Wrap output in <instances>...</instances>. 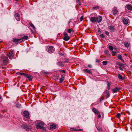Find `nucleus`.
I'll return each instance as SVG.
<instances>
[{
    "instance_id": "cd10ccee",
    "label": "nucleus",
    "mask_w": 132,
    "mask_h": 132,
    "mask_svg": "<svg viewBox=\"0 0 132 132\" xmlns=\"http://www.w3.org/2000/svg\"><path fill=\"white\" fill-rule=\"evenodd\" d=\"M102 63L103 65H105L108 63V62L107 61H104L102 62Z\"/></svg>"
},
{
    "instance_id": "f8f14e48",
    "label": "nucleus",
    "mask_w": 132,
    "mask_h": 132,
    "mask_svg": "<svg viewBox=\"0 0 132 132\" xmlns=\"http://www.w3.org/2000/svg\"><path fill=\"white\" fill-rule=\"evenodd\" d=\"M57 64L58 66H59L63 67L64 66V65L63 63L60 61H58L57 63Z\"/></svg>"
},
{
    "instance_id": "473e14b6",
    "label": "nucleus",
    "mask_w": 132,
    "mask_h": 132,
    "mask_svg": "<svg viewBox=\"0 0 132 132\" xmlns=\"http://www.w3.org/2000/svg\"><path fill=\"white\" fill-rule=\"evenodd\" d=\"M105 33L107 35L109 36V32L107 31H105Z\"/></svg>"
},
{
    "instance_id": "c03bdc74",
    "label": "nucleus",
    "mask_w": 132,
    "mask_h": 132,
    "mask_svg": "<svg viewBox=\"0 0 132 132\" xmlns=\"http://www.w3.org/2000/svg\"><path fill=\"white\" fill-rule=\"evenodd\" d=\"M75 130V131H82V129H79Z\"/></svg>"
},
{
    "instance_id": "a878e982",
    "label": "nucleus",
    "mask_w": 132,
    "mask_h": 132,
    "mask_svg": "<svg viewBox=\"0 0 132 132\" xmlns=\"http://www.w3.org/2000/svg\"><path fill=\"white\" fill-rule=\"evenodd\" d=\"M29 24L30 26L33 29H35V27L33 24H32V23H29Z\"/></svg>"
},
{
    "instance_id": "13d9d810",
    "label": "nucleus",
    "mask_w": 132,
    "mask_h": 132,
    "mask_svg": "<svg viewBox=\"0 0 132 132\" xmlns=\"http://www.w3.org/2000/svg\"><path fill=\"white\" fill-rule=\"evenodd\" d=\"M97 129L99 131H100L101 130L100 129H98L97 128Z\"/></svg>"
},
{
    "instance_id": "dca6fc26",
    "label": "nucleus",
    "mask_w": 132,
    "mask_h": 132,
    "mask_svg": "<svg viewBox=\"0 0 132 132\" xmlns=\"http://www.w3.org/2000/svg\"><path fill=\"white\" fill-rule=\"evenodd\" d=\"M92 111L95 114H98L100 113L95 108L92 109Z\"/></svg>"
},
{
    "instance_id": "2f4dec72",
    "label": "nucleus",
    "mask_w": 132,
    "mask_h": 132,
    "mask_svg": "<svg viewBox=\"0 0 132 132\" xmlns=\"http://www.w3.org/2000/svg\"><path fill=\"white\" fill-rule=\"evenodd\" d=\"M116 52L114 51H112V55L113 56H114L115 54H116Z\"/></svg>"
},
{
    "instance_id": "a19ab883",
    "label": "nucleus",
    "mask_w": 132,
    "mask_h": 132,
    "mask_svg": "<svg viewBox=\"0 0 132 132\" xmlns=\"http://www.w3.org/2000/svg\"><path fill=\"white\" fill-rule=\"evenodd\" d=\"M115 89H116L117 90H119L120 89H121V88H118V87H116L115 88Z\"/></svg>"
},
{
    "instance_id": "8fccbe9b",
    "label": "nucleus",
    "mask_w": 132,
    "mask_h": 132,
    "mask_svg": "<svg viewBox=\"0 0 132 132\" xmlns=\"http://www.w3.org/2000/svg\"><path fill=\"white\" fill-rule=\"evenodd\" d=\"M96 62H99V61L98 59H96Z\"/></svg>"
},
{
    "instance_id": "0eeeda50",
    "label": "nucleus",
    "mask_w": 132,
    "mask_h": 132,
    "mask_svg": "<svg viewBox=\"0 0 132 132\" xmlns=\"http://www.w3.org/2000/svg\"><path fill=\"white\" fill-rule=\"evenodd\" d=\"M14 16L16 20L18 21H19L20 20V18L19 14L16 12V11H15L14 14Z\"/></svg>"
},
{
    "instance_id": "c85d7f7f",
    "label": "nucleus",
    "mask_w": 132,
    "mask_h": 132,
    "mask_svg": "<svg viewBox=\"0 0 132 132\" xmlns=\"http://www.w3.org/2000/svg\"><path fill=\"white\" fill-rule=\"evenodd\" d=\"M16 106L18 108H20L21 107V105L19 104H17L16 105Z\"/></svg>"
},
{
    "instance_id": "c756f323",
    "label": "nucleus",
    "mask_w": 132,
    "mask_h": 132,
    "mask_svg": "<svg viewBox=\"0 0 132 132\" xmlns=\"http://www.w3.org/2000/svg\"><path fill=\"white\" fill-rule=\"evenodd\" d=\"M109 49L111 50H112L113 49V47L112 46H110L109 47Z\"/></svg>"
},
{
    "instance_id": "6e6552de",
    "label": "nucleus",
    "mask_w": 132,
    "mask_h": 132,
    "mask_svg": "<svg viewBox=\"0 0 132 132\" xmlns=\"http://www.w3.org/2000/svg\"><path fill=\"white\" fill-rule=\"evenodd\" d=\"M113 14L114 15L117 14L118 11L116 7H114L112 9Z\"/></svg>"
},
{
    "instance_id": "f257e3e1",
    "label": "nucleus",
    "mask_w": 132,
    "mask_h": 132,
    "mask_svg": "<svg viewBox=\"0 0 132 132\" xmlns=\"http://www.w3.org/2000/svg\"><path fill=\"white\" fill-rule=\"evenodd\" d=\"M44 123L42 121H40L36 125V127L37 129H40L44 130H45L46 129L43 127L44 125Z\"/></svg>"
},
{
    "instance_id": "20e7f679",
    "label": "nucleus",
    "mask_w": 132,
    "mask_h": 132,
    "mask_svg": "<svg viewBox=\"0 0 132 132\" xmlns=\"http://www.w3.org/2000/svg\"><path fill=\"white\" fill-rule=\"evenodd\" d=\"M9 59L7 57H4L2 58L1 60V62L3 64L6 65Z\"/></svg>"
},
{
    "instance_id": "7c9ffc66",
    "label": "nucleus",
    "mask_w": 132,
    "mask_h": 132,
    "mask_svg": "<svg viewBox=\"0 0 132 132\" xmlns=\"http://www.w3.org/2000/svg\"><path fill=\"white\" fill-rule=\"evenodd\" d=\"M118 58L120 60L122 58V57L120 55H119L118 56Z\"/></svg>"
},
{
    "instance_id": "412c9836",
    "label": "nucleus",
    "mask_w": 132,
    "mask_h": 132,
    "mask_svg": "<svg viewBox=\"0 0 132 132\" xmlns=\"http://www.w3.org/2000/svg\"><path fill=\"white\" fill-rule=\"evenodd\" d=\"M126 7L129 10H132V7L129 5H127Z\"/></svg>"
},
{
    "instance_id": "a18cd8bd",
    "label": "nucleus",
    "mask_w": 132,
    "mask_h": 132,
    "mask_svg": "<svg viewBox=\"0 0 132 132\" xmlns=\"http://www.w3.org/2000/svg\"><path fill=\"white\" fill-rule=\"evenodd\" d=\"M107 83L108 86L109 87H110V83L108 82H107Z\"/></svg>"
},
{
    "instance_id": "6ab92c4d",
    "label": "nucleus",
    "mask_w": 132,
    "mask_h": 132,
    "mask_svg": "<svg viewBox=\"0 0 132 132\" xmlns=\"http://www.w3.org/2000/svg\"><path fill=\"white\" fill-rule=\"evenodd\" d=\"M90 20L92 22H95L96 21L97 18L95 17H91L90 19Z\"/></svg>"
},
{
    "instance_id": "4468645a",
    "label": "nucleus",
    "mask_w": 132,
    "mask_h": 132,
    "mask_svg": "<svg viewBox=\"0 0 132 132\" xmlns=\"http://www.w3.org/2000/svg\"><path fill=\"white\" fill-rule=\"evenodd\" d=\"M26 77L28 78L30 81L33 78L31 75L28 74H27V75Z\"/></svg>"
},
{
    "instance_id": "ddd939ff",
    "label": "nucleus",
    "mask_w": 132,
    "mask_h": 132,
    "mask_svg": "<svg viewBox=\"0 0 132 132\" xmlns=\"http://www.w3.org/2000/svg\"><path fill=\"white\" fill-rule=\"evenodd\" d=\"M102 19V18L101 16H98L97 18L96 21L98 23H100Z\"/></svg>"
},
{
    "instance_id": "f704fd0d",
    "label": "nucleus",
    "mask_w": 132,
    "mask_h": 132,
    "mask_svg": "<svg viewBox=\"0 0 132 132\" xmlns=\"http://www.w3.org/2000/svg\"><path fill=\"white\" fill-rule=\"evenodd\" d=\"M100 36L102 38H103L105 37L104 34H101L100 35Z\"/></svg>"
},
{
    "instance_id": "9b49d317",
    "label": "nucleus",
    "mask_w": 132,
    "mask_h": 132,
    "mask_svg": "<svg viewBox=\"0 0 132 132\" xmlns=\"http://www.w3.org/2000/svg\"><path fill=\"white\" fill-rule=\"evenodd\" d=\"M108 28L110 30V32H113L114 31L115 29L114 27L113 26H110L108 27Z\"/></svg>"
},
{
    "instance_id": "680f3d73",
    "label": "nucleus",
    "mask_w": 132,
    "mask_h": 132,
    "mask_svg": "<svg viewBox=\"0 0 132 132\" xmlns=\"http://www.w3.org/2000/svg\"><path fill=\"white\" fill-rule=\"evenodd\" d=\"M101 99H103V98H102H102H101Z\"/></svg>"
},
{
    "instance_id": "c9c22d12",
    "label": "nucleus",
    "mask_w": 132,
    "mask_h": 132,
    "mask_svg": "<svg viewBox=\"0 0 132 132\" xmlns=\"http://www.w3.org/2000/svg\"><path fill=\"white\" fill-rule=\"evenodd\" d=\"M112 90L114 93H116L117 92V90L115 89H113Z\"/></svg>"
},
{
    "instance_id": "aec40b11",
    "label": "nucleus",
    "mask_w": 132,
    "mask_h": 132,
    "mask_svg": "<svg viewBox=\"0 0 132 132\" xmlns=\"http://www.w3.org/2000/svg\"><path fill=\"white\" fill-rule=\"evenodd\" d=\"M123 22L124 24H127L128 23V20L126 19H124Z\"/></svg>"
},
{
    "instance_id": "e2e57ef3",
    "label": "nucleus",
    "mask_w": 132,
    "mask_h": 132,
    "mask_svg": "<svg viewBox=\"0 0 132 132\" xmlns=\"http://www.w3.org/2000/svg\"><path fill=\"white\" fill-rule=\"evenodd\" d=\"M16 1H18V0H15Z\"/></svg>"
},
{
    "instance_id": "393cba45",
    "label": "nucleus",
    "mask_w": 132,
    "mask_h": 132,
    "mask_svg": "<svg viewBox=\"0 0 132 132\" xmlns=\"http://www.w3.org/2000/svg\"><path fill=\"white\" fill-rule=\"evenodd\" d=\"M124 44L125 46L126 47H128L130 45L129 44L127 43H124Z\"/></svg>"
},
{
    "instance_id": "9d476101",
    "label": "nucleus",
    "mask_w": 132,
    "mask_h": 132,
    "mask_svg": "<svg viewBox=\"0 0 132 132\" xmlns=\"http://www.w3.org/2000/svg\"><path fill=\"white\" fill-rule=\"evenodd\" d=\"M104 94L106 96V98H108L109 97L110 94L109 93V91L108 90H106L104 92Z\"/></svg>"
},
{
    "instance_id": "1a4fd4ad",
    "label": "nucleus",
    "mask_w": 132,
    "mask_h": 132,
    "mask_svg": "<svg viewBox=\"0 0 132 132\" xmlns=\"http://www.w3.org/2000/svg\"><path fill=\"white\" fill-rule=\"evenodd\" d=\"M23 116L26 118H27L29 116V112L27 111H24L23 113Z\"/></svg>"
},
{
    "instance_id": "49530a36",
    "label": "nucleus",
    "mask_w": 132,
    "mask_h": 132,
    "mask_svg": "<svg viewBox=\"0 0 132 132\" xmlns=\"http://www.w3.org/2000/svg\"><path fill=\"white\" fill-rule=\"evenodd\" d=\"M88 67L89 68H91L92 67L91 65L90 64H89L88 65Z\"/></svg>"
},
{
    "instance_id": "09e8293b",
    "label": "nucleus",
    "mask_w": 132,
    "mask_h": 132,
    "mask_svg": "<svg viewBox=\"0 0 132 132\" xmlns=\"http://www.w3.org/2000/svg\"><path fill=\"white\" fill-rule=\"evenodd\" d=\"M78 4L79 5H80L81 4V2L80 1H78Z\"/></svg>"
},
{
    "instance_id": "5701e85b",
    "label": "nucleus",
    "mask_w": 132,
    "mask_h": 132,
    "mask_svg": "<svg viewBox=\"0 0 132 132\" xmlns=\"http://www.w3.org/2000/svg\"><path fill=\"white\" fill-rule=\"evenodd\" d=\"M84 71H85L87 73H88L89 74L92 73V71L91 70H88L86 69H84Z\"/></svg>"
},
{
    "instance_id": "6e6d98bb",
    "label": "nucleus",
    "mask_w": 132,
    "mask_h": 132,
    "mask_svg": "<svg viewBox=\"0 0 132 132\" xmlns=\"http://www.w3.org/2000/svg\"><path fill=\"white\" fill-rule=\"evenodd\" d=\"M73 128H71L70 129V130H73Z\"/></svg>"
},
{
    "instance_id": "bf43d9fd",
    "label": "nucleus",
    "mask_w": 132,
    "mask_h": 132,
    "mask_svg": "<svg viewBox=\"0 0 132 132\" xmlns=\"http://www.w3.org/2000/svg\"><path fill=\"white\" fill-rule=\"evenodd\" d=\"M78 1H80V0H77Z\"/></svg>"
},
{
    "instance_id": "864d4df0",
    "label": "nucleus",
    "mask_w": 132,
    "mask_h": 132,
    "mask_svg": "<svg viewBox=\"0 0 132 132\" xmlns=\"http://www.w3.org/2000/svg\"><path fill=\"white\" fill-rule=\"evenodd\" d=\"M64 62L65 63H67L68 62V61L67 60H66Z\"/></svg>"
},
{
    "instance_id": "de8ad7c7",
    "label": "nucleus",
    "mask_w": 132,
    "mask_h": 132,
    "mask_svg": "<svg viewBox=\"0 0 132 132\" xmlns=\"http://www.w3.org/2000/svg\"><path fill=\"white\" fill-rule=\"evenodd\" d=\"M101 117V115L100 114H99L98 116V117L99 118H100Z\"/></svg>"
},
{
    "instance_id": "0e129e2a",
    "label": "nucleus",
    "mask_w": 132,
    "mask_h": 132,
    "mask_svg": "<svg viewBox=\"0 0 132 132\" xmlns=\"http://www.w3.org/2000/svg\"><path fill=\"white\" fill-rule=\"evenodd\" d=\"M125 55H126V54H125Z\"/></svg>"
},
{
    "instance_id": "f03ea898",
    "label": "nucleus",
    "mask_w": 132,
    "mask_h": 132,
    "mask_svg": "<svg viewBox=\"0 0 132 132\" xmlns=\"http://www.w3.org/2000/svg\"><path fill=\"white\" fill-rule=\"evenodd\" d=\"M47 51L49 53H51L53 52L54 51V48L52 46H48L46 48Z\"/></svg>"
},
{
    "instance_id": "79ce46f5",
    "label": "nucleus",
    "mask_w": 132,
    "mask_h": 132,
    "mask_svg": "<svg viewBox=\"0 0 132 132\" xmlns=\"http://www.w3.org/2000/svg\"><path fill=\"white\" fill-rule=\"evenodd\" d=\"M27 74H26V73H23V75H23L24 76L26 77V76H27Z\"/></svg>"
},
{
    "instance_id": "4c0bfd02",
    "label": "nucleus",
    "mask_w": 132,
    "mask_h": 132,
    "mask_svg": "<svg viewBox=\"0 0 132 132\" xmlns=\"http://www.w3.org/2000/svg\"><path fill=\"white\" fill-rule=\"evenodd\" d=\"M83 16H82L80 18V21H82L83 19Z\"/></svg>"
},
{
    "instance_id": "f3484780",
    "label": "nucleus",
    "mask_w": 132,
    "mask_h": 132,
    "mask_svg": "<svg viewBox=\"0 0 132 132\" xmlns=\"http://www.w3.org/2000/svg\"><path fill=\"white\" fill-rule=\"evenodd\" d=\"M64 76L63 75H61V78L60 79V81L59 82L60 83L62 82L64 80Z\"/></svg>"
},
{
    "instance_id": "603ef678",
    "label": "nucleus",
    "mask_w": 132,
    "mask_h": 132,
    "mask_svg": "<svg viewBox=\"0 0 132 132\" xmlns=\"http://www.w3.org/2000/svg\"><path fill=\"white\" fill-rule=\"evenodd\" d=\"M23 73L22 72H20L19 73V74L20 75H23Z\"/></svg>"
},
{
    "instance_id": "72a5a7b5",
    "label": "nucleus",
    "mask_w": 132,
    "mask_h": 132,
    "mask_svg": "<svg viewBox=\"0 0 132 132\" xmlns=\"http://www.w3.org/2000/svg\"><path fill=\"white\" fill-rule=\"evenodd\" d=\"M59 71L60 72H63L64 73H65V71L64 70H59Z\"/></svg>"
},
{
    "instance_id": "b1692460",
    "label": "nucleus",
    "mask_w": 132,
    "mask_h": 132,
    "mask_svg": "<svg viewBox=\"0 0 132 132\" xmlns=\"http://www.w3.org/2000/svg\"><path fill=\"white\" fill-rule=\"evenodd\" d=\"M28 36H24L23 37H22L21 39H24V40H27L28 39Z\"/></svg>"
},
{
    "instance_id": "a211bd4d",
    "label": "nucleus",
    "mask_w": 132,
    "mask_h": 132,
    "mask_svg": "<svg viewBox=\"0 0 132 132\" xmlns=\"http://www.w3.org/2000/svg\"><path fill=\"white\" fill-rule=\"evenodd\" d=\"M21 40V39H17L14 38L13 39V41L14 42L18 43L17 42L20 40Z\"/></svg>"
},
{
    "instance_id": "4be33fe9",
    "label": "nucleus",
    "mask_w": 132,
    "mask_h": 132,
    "mask_svg": "<svg viewBox=\"0 0 132 132\" xmlns=\"http://www.w3.org/2000/svg\"><path fill=\"white\" fill-rule=\"evenodd\" d=\"M67 32L69 33H70L72 32H74V31L72 28H70L67 30Z\"/></svg>"
},
{
    "instance_id": "7ed1b4c3",
    "label": "nucleus",
    "mask_w": 132,
    "mask_h": 132,
    "mask_svg": "<svg viewBox=\"0 0 132 132\" xmlns=\"http://www.w3.org/2000/svg\"><path fill=\"white\" fill-rule=\"evenodd\" d=\"M6 55L9 57L10 59H12L14 55V54H13V51L11 50L9 52H7L6 54Z\"/></svg>"
},
{
    "instance_id": "4d7b16f0",
    "label": "nucleus",
    "mask_w": 132,
    "mask_h": 132,
    "mask_svg": "<svg viewBox=\"0 0 132 132\" xmlns=\"http://www.w3.org/2000/svg\"><path fill=\"white\" fill-rule=\"evenodd\" d=\"M98 32L100 34L101 33V31H100V30H99L98 31Z\"/></svg>"
},
{
    "instance_id": "e433bc0d",
    "label": "nucleus",
    "mask_w": 132,
    "mask_h": 132,
    "mask_svg": "<svg viewBox=\"0 0 132 132\" xmlns=\"http://www.w3.org/2000/svg\"><path fill=\"white\" fill-rule=\"evenodd\" d=\"M98 8H99V7L98 6L94 7L93 8V9H98Z\"/></svg>"
},
{
    "instance_id": "58836bf2",
    "label": "nucleus",
    "mask_w": 132,
    "mask_h": 132,
    "mask_svg": "<svg viewBox=\"0 0 132 132\" xmlns=\"http://www.w3.org/2000/svg\"><path fill=\"white\" fill-rule=\"evenodd\" d=\"M120 116V114L119 113H118L117 115V116L118 118Z\"/></svg>"
},
{
    "instance_id": "39448f33",
    "label": "nucleus",
    "mask_w": 132,
    "mask_h": 132,
    "mask_svg": "<svg viewBox=\"0 0 132 132\" xmlns=\"http://www.w3.org/2000/svg\"><path fill=\"white\" fill-rule=\"evenodd\" d=\"M21 127L22 128L25 129L26 131H28L31 129V126L25 125H21Z\"/></svg>"
},
{
    "instance_id": "bb28decb",
    "label": "nucleus",
    "mask_w": 132,
    "mask_h": 132,
    "mask_svg": "<svg viewBox=\"0 0 132 132\" xmlns=\"http://www.w3.org/2000/svg\"><path fill=\"white\" fill-rule=\"evenodd\" d=\"M118 76L119 79H122V77L121 75H120V74H118Z\"/></svg>"
},
{
    "instance_id": "37998d69",
    "label": "nucleus",
    "mask_w": 132,
    "mask_h": 132,
    "mask_svg": "<svg viewBox=\"0 0 132 132\" xmlns=\"http://www.w3.org/2000/svg\"><path fill=\"white\" fill-rule=\"evenodd\" d=\"M119 65V66H120L121 67H122L123 65V64H122V63H121V64H120Z\"/></svg>"
},
{
    "instance_id": "ea45409f",
    "label": "nucleus",
    "mask_w": 132,
    "mask_h": 132,
    "mask_svg": "<svg viewBox=\"0 0 132 132\" xmlns=\"http://www.w3.org/2000/svg\"><path fill=\"white\" fill-rule=\"evenodd\" d=\"M44 74L45 75H46L48 74V72H44Z\"/></svg>"
},
{
    "instance_id": "5fc2aeb1",
    "label": "nucleus",
    "mask_w": 132,
    "mask_h": 132,
    "mask_svg": "<svg viewBox=\"0 0 132 132\" xmlns=\"http://www.w3.org/2000/svg\"><path fill=\"white\" fill-rule=\"evenodd\" d=\"M120 60H121L122 62H124V60H123V59H122V58Z\"/></svg>"
},
{
    "instance_id": "423d86ee",
    "label": "nucleus",
    "mask_w": 132,
    "mask_h": 132,
    "mask_svg": "<svg viewBox=\"0 0 132 132\" xmlns=\"http://www.w3.org/2000/svg\"><path fill=\"white\" fill-rule=\"evenodd\" d=\"M64 35L63 39L65 41H68L70 38V37L68 36V34L66 32H64L63 33Z\"/></svg>"
},
{
    "instance_id": "3c124183",
    "label": "nucleus",
    "mask_w": 132,
    "mask_h": 132,
    "mask_svg": "<svg viewBox=\"0 0 132 132\" xmlns=\"http://www.w3.org/2000/svg\"><path fill=\"white\" fill-rule=\"evenodd\" d=\"M110 87H109L108 86L107 88V89H108L107 90H109L110 89Z\"/></svg>"
},
{
    "instance_id": "052dcab7",
    "label": "nucleus",
    "mask_w": 132,
    "mask_h": 132,
    "mask_svg": "<svg viewBox=\"0 0 132 132\" xmlns=\"http://www.w3.org/2000/svg\"><path fill=\"white\" fill-rule=\"evenodd\" d=\"M119 68H120V70H121V68L119 67Z\"/></svg>"
},
{
    "instance_id": "2eb2a0df",
    "label": "nucleus",
    "mask_w": 132,
    "mask_h": 132,
    "mask_svg": "<svg viewBox=\"0 0 132 132\" xmlns=\"http://www.w3.org/2000/svg\"><path fill=\"white\" fill-rule=\"evenodd\" d=\"M56 125L55 124H53L51 125L50 126V128L52 129H55L56 127Z\"/></svg>"
}]
</instances>
